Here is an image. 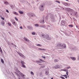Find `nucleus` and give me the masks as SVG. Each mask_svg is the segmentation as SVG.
<instances>
[{"label": "nucleus", "instance_id": "9", "mask_svg": "<svg viewBox=\"0 0 79 79\" xmlns=\"http://www.w3.org/2000/svg\"><path fill=\"white\" fill-rule=\"evenodd\" d=\"M19 13H20V14H21L22 15H23V13H24L23 12L20 11V10L19 11Z\"/></svg>", "mask_w": 79, "mask_h": 79}, {"label": "nucleus", "instance_id": "43", "mask_svg": "<svg viewBox=\"0 0 79 79\" xmlns=\"http://www.w3.org/2000/svg\"><path fill=\"white\" fill-rule=\"evenodd\" d=\"M60 71H64V69L60 70Z\"/></svg>", "mask_w": 79, "mask_h": 79}, {"label": "nucleus", "instance_id": "41", "mask_svg": "<svg viewBox=\"0 0 79 79\" xmlns=\"http://www.w3.org/2000/svg\"><path fill=\"white\" fill-rule=\"evenodd\" d=\"M20 29H23V27H20Z\"/></svg>", "mask_w": 79, "mask_h": 79}, {"label": "nucleus", "instance_id": "35", "mask_svg": "<svg viewBox=\"0 0 79 79\" xmlns=\"http://www.w3.org/2000/svg\"><path fill=\"white\" fill-rule=\"evenodd\" d=\"M56 2H57V3H60V2L58 1H56Z\"/></svg>", "mask_w": 79, "mask_h": 79}, {"label": "nucleus", "instance_id": "7", "mask_svg": "<svg viewBox=\"0 0 79 79\" xmlns=\"http://www.w3.org/2000/svg\"><path fill=\"white\" fill-rule=\"evenodd\" d=\"M24 40H25L27 41V42H29V40H28V39H27V38H26L25 37L24 38Z\"/></svg>", "mask_w": 79, "mask_h": 79}, {"label": "nucleus", "instance_id": "15", "mask_svg": "<svg viewBox=\"0 0 79 79\" xmlns=\"http://www.w3.org/2000/svg\"><path fill=\"white\" fill-rule=\"evenodd\" d=\"M48 73H49V72H48V71H46L45 72V74L46 75H48Z\"/></svg>", "mask_w": 79, "mask_h": 79}, {"label": "nucleus", "instance_id": "18", "mask_svg": "<svg viewBox=\"0 0 79 79\" xmlns=\"http://www.w3.org/2000/svg\"><path fill=\"white\" fill-rule=\"evenodd\" d=\"M40 61H41V62H45V61H44V60H43L41 59H40Z\"/></svg>", "mask_w": 79, "mask_h": 79}, {"label": "nucleus", "instance_id": "13", "mask_svg": "<svg viewBox=\"0 0 79 79\" xmlns=\"http://www.w3.org/2000/svg\"><path fill=\"white\" fill-rule=\"evenodd\" d=\"M20 74L22 77H24L25 76L23 74V73H20Z\"/></svg>", "mask_w": 79, "mask_h": 79}, {"label": "nucleus", "instance_id": "34", "mask_svg": "<svg viewBox=\"0 0 79 79\" xmlns=\"http://www.w3.org/2000/svg\"><path fill=\"white\" fill-rule=\"evenodd\" d=\"M60 78H61V79H65L64 78V77H61Z\"/></svg>", "mask_w": 79, "mask_h": 79}, {"label": "nucleus", "instance_id": "29", "mask_svg": "<svg viewBox=\"0 0 79 79\" xmlns=\"http://www.w3.org/2000/svg\"><path fill=\"white\" fill-rule=\"evenodd\" d=\"M31 75H34V73L32 72H31Z\"/></svg>", "mask_w": 79, "mask_h": 79}, {"label": "nucleus", "instance_id": "25", "mask_svg": "<svg viewBox=\"0 0 79 79\" xmlns=\"http://www.w3.org/2000/svg\"><path fill=\"white\" fill-rule=\"evenodd\" d=\"M63 76H64V77H65V78L66 79H67V76H66V75H63Z\"/></svg>", "mask_w": 79, "mask_h": 79}, {"label": "nucleus", "instance_id": "6", "mask_svg": "<svg viewBox=\"0 0 79 79\" xmlns=\"http://www.w3.org/2000/svg\"><path fill=\"white\" fill-rule=\"evenodd\" d=\"M68 9L69 11L71 12V11H73V10L71 9H70L69 8H68Z\"/></svg>", "mask_w": 79, "mask_h": 79}, {"label": "nucleus", "instance_id": "28", "mask_svg": "<svg viewBox=\"0 0 79 79\" xmlns=\"http://www.w3.org/2000/svg\"><path fill=\"white\" fill-rule=\"evenodd\" d=\"M32 35H35V32H32Z\"/></svg>", "mask_w": 79, "mask_h": 79}, {"label": "nucleus", "instance_id": "3", "mask_svg": "<svg viewBox=\"0 0 79 79\" xmlns=\"http://www.w3.org/2000/svg\"><path fill=\"white\" fill-rule=\"evenodd\" d=\"M40 10L41 11H43V10H44V6H43V5H41L40 6Z\"/></svg>", "mask_w": 79, "mask_h": 79}, {"label": "nucleus", "instance_id": "24", "mask_svg": "<svg viewBox=\"0 0 79 79\" xmlns=\"http://www.w3.org/2000/svg\"><path fill=\"white\" fill-rule=\"evenodd\" d=\"M22 65V67H23V68H26V66L25 65H24V64H23Z\"/></svg>", "mask_w": 79, "mask_h": 79}, {"label": "nucleus", "instance_id": "23", "mask_svg": "<svg viewBox=\"0 0 79 79\" xmlns=\"http://www.w3.org/2000/svg\"><path fill=\"white\" fill-rule=\"evenodd\" d=\"M36 45L37 46H39V47H41V46H42V45L40 44H37Z\"/></svg>", "mask_w": 79, "mask_h": 79}, {"label": "nucleus", "instance_id": "4", "mask_svg": "<svg viewBox=\"0 0 79 79\" xmlns=\"http://www.w3.org/2000/svg\"><path fill=\"white\" fill-rule=\"evenodd\" d=\"M46 38L48 40H51V38L50 37H49V35H47L46 36Z\"/></svg>", "mask_w": 79, "mask_h": 79}, {"label": "nucleus", "instance_id": "33", "mask_svg": "<svg viewBox=\"0 0 79 79\" xmlns=\"http://www.w3.org/2000/svg\"><path fill=\"white\" fill-rule=\"evenodd\" d=\"M42 58H44V60H45V57L42 56Z\"/></svg>", "mask_w": 79, "mask_h": 79}, {"label": "nucleus", "instance_id": "20", "mask_svg": "<svg viewBox=\"0 0 79 79\" xmlns=\"http://www.w3.org/2000/svg\"><path fill=\"white\" fill-rule=\"evenodd\" d=\"M35 26H36V27H38V26H39V24H35Z\"/></svg>", "mask_w": 79, "mask_h": 79}, {"label": "nucleus", "instance_id": "12", "mask_svg": "<svg viewBox=\"0 0 79 79\" xmlns=\"http://www.w3.org/2000/svg\"><path fill=\"white\" fill-rule=\"evenodd\" d=\"M8 24L9 26H11V23L9 22L8 23Z\"/></svg>", "mask_w": 79, "mask_h": 79}, {"label": "nucleus", "instance_id": "45", "mask_svg": "<svg viewBox=\"0 0 79 79\" xmlns=\"http://www.w3.org/2000/svg\"><path fill=\"white\" fill-rule=\"evenodd\" d=\"M34 16V14H33V15H32L31 16Z\"/></svg>", "mask_w": 79, "mask_h": 79}, {"label": "nucleus", "instance_id": "11", "mask_svg": "<svg viewBox=\"0 0 79 79\" xmlns=\"http://www.w3.org/2000/svg\"><path fill=\"white\" fill-rule=\"evenodd\" d=\"M19 55H20V56H21V57H24V56H23V55L22 54H19Z\"/></svg>", "mask_w": 79, "mask_h": 79}, {"label": "nucleus", "instance_id": "39", "mask_svg": "<svg viewBox=\"0 0 79 79\" xmlns=\"http://www.w3.org/2000/svg\"><path fill=\"white\" fill-rule=\"evenodd\" d=\"M6 12H7V13H9V11L7 10H6Z\"/></svg>", "mask_w": 79, "mask_h": 79}, {"label": "nucleus", "instance_id": "42", "mask_svg": "<svg viewBox=\"0 0 79 79\" xmlns=\"http://www.w3.org/2000/svg\"><path fill=\"white\" fill-rule=\"evenodd\" d=\"M64 48H66V46L65 45H64Z\"/></svg>", "mask_w": 79, "mask_h": 79}, {"label": "nucleus", "instance_id": "37", "mask_svg": "<svg viewBox=\"0 0 79 79\" xmlns=\"http://www.w3.org/2000/svg\"><path fill=\"white\" fill-rule=\"evenodd\" d=\"M69 68H71V67H70V66H69V67H67V69H69Z\"/></svg>", "mask_w": 79, "mask_h": 79}, {"label": "nucleus", "instance_id": "21", "mask_svg": "<svg viewBox=\"0 0 79 79\" xmlns=\"http://www.w3.org/2000/svg\"><path fill=\"white\" fill-rule=\"evenodd\" d=\"M1 62L2 63H3V64L4 63V61H3V60L2 59H1Z\"/></svg>", "mask_w": 79, "mask_h": 79}, {"label": "nucleus", "instance_id": "2", "mask_svg": "<svg viewBox=\"0 0 79 79\" xmlns=\"http://www.w3.org/2000/svg\"><path fill=\"white\" fill-rule=\"evenodd\" d=\"M64 5H65L66 6H70V4L68 3L64 2L63 3Z\"/></svg>", "mask_w": 79, "mask_h": 79}, {"label": "nucleus", "instance_id": "50", "mask_svg": "<svg viewBox=\"0 0 79 79\" xmlns=\"http://www.w3.org/2000/svg\"><path fill=\"white\" fill-rule=\"evenodd\" d=\"M60 46H61V44H60Z\"/></svg>", "mask_w": 79, "mask_h": 79}, {"label": "nucleus", "instance_id": "22", "mask_svg": "<svg viewBox=\"0 0 79 79\" xmlns=\"http://www.w3.org/2000/svg\"><path fill=\"white\" fill-rule=\"evenodd\" d=\"M39 50H44V49L41 48H39Z\"/></svg>", "mask_w": 79, "mask_h": 79}, {"label": "nucleus", "instance_id": "5", "mask_svg": "<svg viewBox=\"0 0 79 79\" xmlns=\"http://www.w3.org/2000/svg\"><path fill=\"white\" fill-rule=\"evenodd\" d=\"M70 58L72 60H76V58L73 57H70Z\"/></svg>", "mask_w": 79, "mask_h": 79}, {"label": "nucleus", "instance_id": "40", "mask_svg": "<svg viewBox=\"0 0 79 79\" xmlns=\"http://www.w3.org/2000/svg\"><path fill=\"white\" fill-rule=\"evenodd\" d=\"M66 73L67 75L68 76V73H69L68 72H66Z\"/></svg>", "mask_w": 79, "mask_h": 79}, {"label": "nucleus", "instance_id": "49", "mask_svg": "<svg viewBox=\"0 0 79 79\" xmlns=\"http://www.w3.org/2000/svg\"><path fill=\"white\" fill-rule=\"evenodd\" d=\"M61 46L62 47H63V46L62 45Z\"/></svg>", "mask_w": 79, "mask_h": 79}, {"label": "nucleus", "instance_id": "26", "mask_svg": "<svg viewBox=\"0 0 79 79\" xmlns=\"http://www.w3.org/2000/svg\"><path fill=\"white\" fill-rule=\"evenodd\" d=\"M15 20H16V21H18V18L16 17H15Z\"/></svg>", "mask_w": 79, "mask_h": 79}, {"label": "nucleus", "instance_id": "38", "mask_svg": "<svg viewBox=\"0 0 79 79\" xmlns=\"http://www.w3.org/2000/svg\"><path fill=\"white\" fill-rule=\"evenodd\" d=\"M1 19H3V20H4V19H5V18H2V17H1Z\"/></svg>", "mask_w": 79, "mask_h": 79}, {"label": "nucleus", "instance_id": "10", "mask_svg": "<svg viewBox=\"0 0 79 79\" xmlns=\"http://www.w3.org/2000/svg\"><path fill=\"white\" fill-rule=\"evenodd\" d=\"M13 13L14 14V15H18V14L16 12H13Z\"/></svg>", "mask_w": 79, "mask_h": 79}, {"label": "nucleus", "instance_id": "31", "mask_svg": "<svg viewBox=\"0 0 79 79\" xmlns=\"http://www.w3.org/2000/svg\"><path fill=\"white\" fill-rule=\"evenodd\" d=\"M64 71H65V72H67V70L64 69Z\"/></svg>", "mask_w": 79, "mask_h": 79}, {"label": "nucleus", "instance_id": "16", "mask_svg": "<svg viewBox=\"0 0 79 79\" xmlns=\"http://www.w3.org/2000/svg\"><path fill=\"white\" fill-rule=\"evenodd\" d=\"M1 24L2 26H4V25H5V23H4V22H2Z\"/></svg>", "mask_w": 79, "mask_h": 79}, {"label": "nucleus", "instance_id": "30", "mask_svg": "<svg viewBox=\"0 0 79 79\" xmlns=\"http://www.w3.org/2000/svg\"><path fill=\"white\" fill-rule=\"evenodd\" d=\"M36 62H37L38 63H41V62L40 61H36Z\"/></svg>", "mask_w": 79, "mask_h": 79}, {"label": "nucleus", "instance_id": "36", "mask_svg": "<svg viewBox=\"0 0 79 79\" xmlns=\"http://www.w3.org/2000/svg\"><path fill=\"white\" fill-rule=\"evenodd\" d=\"M0 51L1 52H2V48H1V47H0Z\"/></svg>", "mask_w": 79, "mask_h": 79}, {"label": "nucleus", "instance_id": "1", "mask_svg": "<svg viewBox=\"0 0 79 79\" xmlns=\"http://www.w3.org/2000/svg\"><path fill=\"white\" fill-rule=\"evenodd\" d=\"M55 69H58V68H61L60 66L57 64L54 67Z\"/></svg>", "mask_w": 79, "mask_h": 79}, {"label": "nucleus", "instance_id": "19", "mask_svg": "<svg viewBox=\"0 0 79 79\" xmlns=\"http://www.w3.org/2000/svg\"><path fill=\"white\" fill-rule=\"evenodd\" d=\"M55 62H58V60L57 59H55L54 60Z\"/></svg>", "mask_w": 79, "mask_h": 79}, {"label": "nucleus", "instance_id": "17", "mask_svg": "<svg viewBox=\"0 0 79 79\" xmlns=\"http://www.w3.org/2000/svg\"><path fill=\"white\" fill-rule=\"evenodd\" d=\"M69 27H73V24H71L69 25Z\"/></svg>", "mask_w": 79, "mask_h": 79}, {"label": "nucleus", "instance_id": "47", "mask_svg": "<svg viewBox=\"0 0 79 79\" xmlns=\"http://www.w3.org/2000/svg\"><path fill=\"white\" fill-rule=\"evenodd\" d=\"M51 79H53V78H52Z\"/></svg>", "mask_w": 79, "mask_h": 79}, {"label": "nucleus", "instance_id": "32", "mask_svg": "<svg viewBox=\"0 0 79 79\" xmlns=\"http://www.w3.org/2000/svg\"><path fill=\"white\" fill-rule=\"evenodd\" d=\"M77 12H75L74 14V15H77Z\"/></svg>", "mask_w": 79, "mask_h": 79}, {"label": "nucleus", "instance_id": "48", "mask_svg": "<svg viewBox=\"0 0 79 79\" xmlns=\"http://www.w3.org/2000/svg\"><path fill=\"white\" fill-rule=\"evenodd\" d=\"M43 22H44V20H43Z\"/></svg>", "mask_w": 79, "mask_h": 79}, {"label": "nucleus", "instance_id": "44", "mask_svg": "<svg viewBox=\"0 0 79 79\" xmlns=\"http://www.w3.org/2000/svg\"><path fill=\"white\" fill-rule=\"evenodd\" d=\"M42 37H44V35H42Z\"/></svg>", "mask_w": 79, "mask_h": 79}, {"label": "nucleus", "instance_id": "14", "mask_svg": "<svg viewBox=\"0 0 79 79\" xmlns=\"http://www.w3.org/2000/svg\"><path fill=\"white\" fill-rule=\"evenodd\" d=\"M13 24V25H14V26H15V25H16V22H14L13 23H12Z\"/></svg>", "mask_w": 79, "mask_h": 79}, {"label": "nucleus", "instance_id": "27", "mask_svg": "<svg viewBox=\"0 0 79 79\" xmlns=\"http://www.w3.org/2000/svg\"><path fill=\"white\" fill-rule=\"evenodd\" d=\"M21 63L22 64V65L24 64V63L23 61H22L21 62Z\"/></svg>", "mask_w": 79, "mask_h": 79}, {"label": "nucleus", "instance_id": "46", "mask_svg": "<svg viewBox=\"0 0 79 79\" xmlns=\"http://www.w3.org/2000/svg\"><path fill=\"white\" fill-rule=\"evenodd\" d=\"M66 0V1H67V2H68V0Z\"/></svg>", "mask_w": 79, "mask_h": 79}, {"label": "nucleus", "instance_id": "8", "mask_svg": "<svg viewBox=\"0 0 79 79\" xmlns=\"http://www.w3.org/2000/svg\"><path fill=\"white\" fill-rule=\"evenodd\" d=\"M4 4H5V5H8L9 4V3H8V2H7V1H6L4 2Z\"/></svg>", "mask_w": 79, "mask_h": 79}]
</instances>
